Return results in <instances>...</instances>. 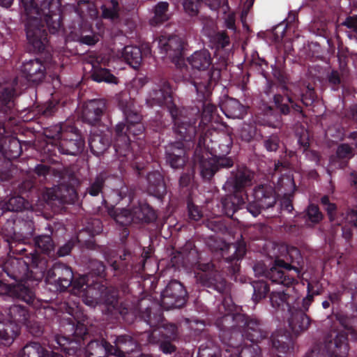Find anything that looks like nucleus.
Wrapping results in <instances>:
<instances>
[{
	"label": "nucleus",
	"instance_id": "nucleus-1",
	"mask_svg": "<svg viewBox=\"0 0 357 357\" xmlns=\"http://www.w3.org/2000/svg\"><path fill=\"white\" fill-rule=\"evenodd\" d=\"M131 253L125 250L118 259L111 261L110 267L116 279V287L108 289L104 296V303L112 314H119L124 321L131 324L136 320L147 323L151 326L158 325L162 319L160 307L144 298L138 299L133 293L130 280L138 279L139 273L130 263Z\"/></svg>",
	"mask_w": 357,
	"mask_h": 357
},
{
	"label": "nucleus",
	"instance_id": "nucleus-2",
	"mask_svg": "<svg viewBox=\"0 0 357 357\" xmlns=\"http://www.w3.org/2000/svg\"><path fill=\"white\" fill-rule=\"evenodd\" d=\"M26 255L25 259L9 257L0 266V296H8L33 303L35 293L26 281H40L45 277L46 261L36 253H27L25 248H14Z\"/></svg>",
	"mask_w": 357,
	"mask_h": 357
},
{
	"label": "nucleus",
	"instance_id": "nucleus-3",
	"mask_svg": "<svg viewBox=\"0 0 357 357\" xmlns=\"http://www.w3.org/2000/svg\"><path fill=\"white\" fill-rule=\"evenodd\" d=\"M25 15L29 51L43 52L49 43L48 33L55 34L62 24L61 0H20Z\"/></svg>",
	"mask_w": 357,
	"mask_h": 357
},
{
	"label": "nucleus",
	"instance_id": "nucleus-4",
	"mask_svg": "<svg viewBox=\"0 0 357 357\" xmlns=\"http://www.w3.org/2000/svg\"><path fill=\"white\" fill-rule=\"evenodd\" d=\"M232 144L230 134L215 130L205 132L199 137L194 160L204 180L210 181L220 169L234 165L233 159L227 156Z\"/></svg>",
	"mask_w": 357,
	"mask_h": 357
},
{
	"label": "nucleus",
	"instance_id": "nucleus-5",
	"mask_svg": "<svg viewBox=\"0 0 357 357\" xmlns=\"http://www.w3.org/2000/svg\"><path fill=\"white\" fill-rule=\"evenodd\" d=\"M180 254L183 259L195 269L197 282L202 286L215 291L225 293L227 290V282L215 270L212 262L202 263L200 261V253L197 249L193 240L187 241L180 248Z\"/></svg>",
	"mask_w": 357,
	"mask_h": 357
},
{
	"label": "nucleus",
	"instance_id": "nucleus-6",
	"mask_svg": "<svg viewBox=\"0 0 357 357\" xmlns=\"http://www.w3.org/2000/svg\"><path fill=\"white\" fill-rule=\"evenodd\" d=\"M220 77V70L214 69L207 74V77L204 80L199 79L193 81V87L197 96V104L190 108L199 109L198 123L199 124V129L204 132L210 131L209 123L218 121L217 107L211 102L209 98L212 90L218 82Z\"/></svg>",
	"mask_w": 357,
	"mask_h": 357
},
{
	"label": "nucleus",
	"instance_id": "nucleus-7",
	"mask_svg": "<svg viewBox=\"0 0 357 357\" xmlns=\"http://www.w3.org/2000/svg\"><path fill=\"white\" fill-rule=\"evenodd\" d=\"M344 331L327 335L323 344L317 345L307 351L305 357H346L349 347L348 340L357 341V329L351 326V319L341 318Z\"/></svg>",
	"mask_w": 357,
	"mask_h": 357
},
{
	"label": "nucleus",
	"instance_id": "nucleus-8",
	"mask_svg": "<svg viewBox=\"0 0 357 357\" xmlns=\"http://www.w3.org/2000/svg\"><path fill=\"white\" fill-rule=\"evenodd\" d=\"M199 109L179 107L175 104L169 106V113L173 123L172 130L178 142H192L205 132L199 129Z\"/></svg>",
	"mask_w": 357,
	"mask_h": 357
},
{
	"label": "nucleus",
	"instance_id": "nucleus-9",
	"mask_svg": "<svg viewBox=\"0 0 357 357\" xmlns=\"http://www.w3.org/2000/svg\"><path fill=\"white\" fill-rule=\"evenodd\" d=\"M237 319L240 323V327L238 331H234V336L229 338L228 334L222 335L225 340H230L231 347L241 346L244 340L257 344L267 338L268 331L261 320L246 314L239 315Z\"/></svg>",
	"mask_w": 357,
	"mask_h": 357
},
{
	"label": "nucleus",
	"instance_id": "nucleus-10",
	"mask_svg": "<svg viewBox=\"0 0 357 357\" xmlns=\"http://www.w3.org/2000/svg\"><path fill=\"white\" fill-rule=\"evenodd\" d=\"M227 290L225 293H220V294H225L221 303L218 306V316L215 320V326L219 330V338L222 342V347L227 346L231 347L230 340H225L222 335L223 333L228 334V337H233L234 336V331H238L240 323L237 319L238 316L243 315L244 314L234 313L235 305L230 296H227L229 291V287L227 284Z\"/></svg>",
	"mask_w": 357,
	"mask_h": 357
},
{
	"label": "nucleus",
	"instance_id": "nucleus-11",
	"mask_svg": "<svg viewBox=\"0 0 357 357\" xmlns=\"http://www.w3.org/2000/svg\"><path fill=\"white\" fill-rule=\"evenodd\" d=\"M89 349H95L96 354L105 357H126L137 347L136 340L129 334L111 336L110 341L103 338L89 342Z\"/></svg>",
	"mask_w": 357,
	"mask_h": 357
},
{
	"label": "nucleus",
	"instance_id": "nucleus-12",
	"mask_svg": "<svg viewBox=\"0 0 357 357\" xmlns=\"http://www.w3.org/2000/svg\"><path fill=\"white\" fill-rule=\"evenodd\" d=\"M208 245L213 252L221 255V262L227 269V273L235 275L239 272L241 261L246 253L245 245L243 243H227L219 239L211 240Z\"/></svg>",
	"mask_w": 357,
	"mask_h": 357
},
{
	"label": "nucleus",
	"instance_id": "nucleus-13",
	"mask_svg": "<svg viewBox=\"0 0 357 357\" xmlns=\"http://www.w3.org/2000/svg\"><path fill=\"white\" fill-rule=\"evenodd\" d=\"M239 347L221 348L212 341H208L199 347L197 357H222V353L224 357H261V349L257 344L244 346L241 350Z\"/></svg>",
	"mask_w": 357,
	"mask_h": 357
},
{
	"label": "nucleus",
	"instance_id": "nucleus-14",
	"mask_svg": "<svg viewBox=\"0 0 357 357\" xmlns=\"http://www.w3.org/2000/svg\"><path fill=\"white\" fill-rule=\"evenodd\" d=\"M113 136V146L116 156L121 162L135 164L137 158L132 148V140L129 134L127 122H119L112 132H108Z\"/></svg>",
	"mask_w": 357,
	"mask_h": 357
},
{
	"label": "nucleus",
	"instance_id": "nucleus-15",
	"mask_svg": "<svg viewBox=\"0 0 357 357\" xmlns=\"http://www.w3.org/2000/svg\"><path fill=\"white\" fill-rule=\"evenodd\" d=\"M8 227L11 226L10 231L5 229L4 235L6 241L8 243L11 250L23 248L24 245L31 246L32 236L34 234V223L31 220H15L7 222Z\"/></svg>",
	"mask_w": 357,
	"mask_h": 357
},
{
	"label": "nucleus",
	"instance_id": "nucleus-16",
	"mask_svg": "<svg viewBox=\"0 0 357 357\" xmlns=\"http://www.w3.org/2000/svg\"><path fill=\"white\" fill-rule=\"evenodd\" d=\"M164 317L162 316V320L160 323L154 326H149V329L153 328L152 331L146 330L144 335L147 337L148 342L152 344L159 343L160 349L165 354H172L176 351V347L170 341L166 340H161L160 336H164L165 338H171L176 336L177 332V327L174 324H170L167 326L162 324Z\"/></svg>",
	"mask_w": 357,
	"mask_h": 357
},
{
	"label": "nucleus",
	"instance_id": "nucleus-17",
	"mask_svg": "<svg viewBox=\"0 0 357 357\" xmlns=\"http://www.w3.org/2000/svg\"><path fill=\"white\" fill-rule=\"evenodd\" d=\"M79 298L74 295L72 298H68V301L61 303L60 309L72 317L69 319L68 324L70 328V331L72 332L70 337L78 340L84 344H88L91 340L95 339H91L85 324L77 321L75 318L79 312Z\"/></svg>",
	"mask_w": 357,
	"mask_h": 357
},
{
	"label": "nucleus",
	"instance_id": "nucleus-18",
	"mask_svg": "<svg viewBox=\"0 0 357 357\" xmlns=\"http://www.w3.org/2000/svg\"><path fill=\"white\" fill-rule=\"evenodd\" d=\"M73 271L68 265L56 262L45 272V281L52 286L50 289L54 291L64 292L70 287L73 279Z\"/></svg>",
	"mask_w": 357,
	"mask_h": 357
},
{
	"label": "nucleus",
	"instance_id": "nucleus-19",
	"mask_svg": "<svg viewBox=\"0 0 357 357\" xmlns=\"http://www.w3.org/2000/svg\"><path fill=\"white\" fill-rule=\"evenodd\" d=\"M18 77H15L0 83V110L6 112L8 119H15L18 114Z\"/></svg>",
	"mask_w": 357,
	"mask_h": 357
},
{
	"label": "nucleus",
	"instance_id": "nucleus-20",
	"mask_svg": "<svg viewBox=\"0 0 357 357\" xmlns=\"http://www.w3.org/2000/svg\"><path fill=\"white\" fill-rule=\"evenodd\" d=\"M184 45V40L177 35H162L152 43V47L160 49L175 64L183 60Z\"/></svg>",
	"mask_w": 357,
	"mask_h": 357
},
{
	"label": "nucleus",
	"instance_id": "nucleus-21",
	"mask_svg": "<svg viewBox=\"0 0 357 357\" xmlns=\"http://www.w3.org/2000/svg\"><path fill=\"white\" fill-rule=\"evenodd\" d=\"M188 299V292L183 284L176 280H171L161 293L160 307L166 310L181 308Z\"/></svg>",
	"mask_w": 357,
	"mask_h": 357
},
{
	"label": "nucleus",
	"instance_id": "nucleus-22",
	"mask_svg": "<svg viewBox=\"0 0 357 357\" xmlns=\"http://www.w3.org/2000/svg\"><path fill=\"white\" fill-rule=\"evenodd\" d=\"M253 271L257 277H264L271 281L272 283L282 284L284 287H291L295 284L296 280L294 276L286 274L285 272L276 265V259L272 266L268 267L264 261H257Z\"/></svg>",
	"mask_w": 357,
	"mask_h": 357
},
{
	"label": "nucleus",
	"instance_id": "nucleus-23",
	"mask_svg": "<svg viewBox=\"0 0 357 357\" xmlns=\"http://www.w3.org/2000/svg\"><path fill=\"white\" fill-rule=\"evenodd\" d=\"M187 62L192 70L199 71L203 75L201 77H193L191 74H183V78L188 80L192 86L194 80L199 79L204 80L207 77L208 73L214 69H218V68L212 66L211 69L208 70V68L212 65V57L210 52L206 49L195 51L187 58ZM218 70L220 69L218 68Z\"/></svg>",
	"mask_w": 357,
	"mask_h": 357
},
{
	"label": "nucleus",
	"instance_id": "nucleus-24",
	"mask_svg": "<svg viewBox=\"0 0 357 357\" xmlns=\"http://www.w3.org/2000/svg\"><path fill=\"white\" fill-rule=\"evenodd\" d=\"M284 250L286 251L285 258L284 259L276 258V265L283 270L286 274L294 276L297 280L301 273L302 265L303 263V257L301 251L295 246H286ZM298 283V280L295 284Z\"/></svg>",
	"mask_w": 357,
	"mask_h": 357
},
{
	"label": "nucleus",
	"instance_id": "nucleus-25",
	"mask_svg": "<svg viewBox=\"0 0 357 357\" xmlns=\"http://www.w3.org/2000/svg\"><path fill=\"white\" fill-rule=\"evenodd\" d=\"M59 142L60 153L63 155H77L82 152L84 148V140L78 130L73 127L64 132Z\"/></svg>",
	"mask_w": 357,
	"mask_h": 357
},
{
	"label": "nucleus",
	"instance_id": "nucleus-26",
	"mask_svg": "<svg viewBox=\"0 0 357 357\" xmlns=\"http://www.w3.org/2000/svg\"><path fill=\"white\" fill-rule=\"evenodd\" d=\"M271 306L278 312H282V317L291 312L294 307H301V298L289 294L284 291H272L270 294Z\"/></svg>",
	"mask_w": 357,
	"mask_h": 357
},
{
	"label": "nucleus",
	"instance_id": "nucleus-27",
	"mask_svg": "<svg viewBox=\"0 0 357 357\" xmlns=\"http://www.w3.org/2000/svg\"><path fill=\"white\" fill-rule=\"evenodd\" d=\"M284 94L276 93L273 96V102L275 107L282 115H289L291 112L299 113L304 116L303 107L289 93L288 87L285 85L282 87Z\"/></svg>",
	"mask_w": 357,
	"mask_h": 357
},
{
	"label": "nucleus",
	"instance_id": "nucleus-28",
	"mask_svg": "<svg viewBox=\"0 0 357 357\" xmlns=\"http://www.w3.org/2000/svg\"><path fill=\"white\" fill-rule=\"evenodd\" d=\"M54 342L56 344L54 347L60 349L66 355L69 356L81 357L83 354L86 355V347L87 344H84L78 340L74 339L70 335H56Z\"/></svg>",
	"mask_w": 357,
	"mask_h": 357
},
{
	"label": "nucleus",
	"instance_id": "nucleus-29",
	"mask_svg": "<svg viewBox=\"0 0 357 357\" xmlns=\"http://www.w3.org/2000/svg\"><path fill=\"white\" fill-rule=\"evenodd\" d=\"M165 156L167 164L175 169L183 168L188 160L182 142H174L168 144L165 146Z\"/></svg>",
	"mask_w": 357,
	"mask_h": 357
},
{
	"label": "nucleus",
	"instance_id": "nucleus-30",
	"mask_svg": "<svg viewBox=\"0 0 357 357\" xmlns=\"http://www.w3.org/2000/svg\"><path fill=\"white\" fill-rule=\"evenodd\" d=\"M254 178V174L246 167H239L231 172L227 183L232 188L234 192L247 195L244 190L250 186Z\"/></svg>",
	"mask_w": 357,
	"mask_h": 357
},
{
	"label": "nucleus",
	"instance_id": "nucleus-31",
	"mask_svg": "<svg viewBox=\"0 0 357 357\" xmlns=\"http://www.w3.org/2000/svg\"><path fill=\"white\" fill-rule=\"evenodd\" d=\"M21 70L28 81L37 84L42 82L47 74L45 63L38 58L24 61Z\"/></svg>",
	"mask_w": 357,
	"mask_h": 357
},
{
	"label": "nucleus",
	"instance_id": "nucleus-32",
	"mask_svg": "<svg viewBox=\"0 0 357 357\" xmlns=\"http://www.w3.org/2000/svg\"><path fill=\"white\" fill-rule=\"evenodd\" d=\"M105 110L106 102L104 99L91 100L83 109V121L92 126H100L101 118Z\"/></svg>",
	"mask_w": 357,
	"mask_h": 357
},
{
	"label": "nucleus",
	"instance_id": "nucleus-33",
	"mask_svg": "<svg viewBox=\"0 0 357 357\" xmlns=\"http://www.w3.org/2000/svg\"><path fill=\"white\" fill-rule=\"evenodd\" d=\"M306 311L301 305L300 307H294L289 314L283 316V319H287L289 326L295 335L307 330L310 325L311 319L305 314Z\"/></svg>",
	"mask_w": 357,
	"mask_h": 357
},
{
	"label": "nucleus",
	"instance_id": "nucleus-34",
	"mask_svg": "<svg viewBox=\"0 0 357 357\" xmlns=\"http://www.w3.org/2000/svg\"><path fill=\"white\" fill-rule=\"evenodd\" d=\"M108 214L122 227L121 241L124 243L130 234L128 227L134 222L132 209L112 207L108 208Z\"/></svg>",
	"mask_w": 357,
	"mask_h": 357
},
{
	"label": "nucleus",
	"instance_id": "nucleus-35",
	"mask_svg": "<svg viewBox=\"0 0 357 357\" xmlns=\"http://www.w3.org/2000/svg\"><path fill=\"white\" fill-rule=\"evenodd\" d=\"M245 197L248 198V195H239L235 192L227 195L222 197L218 207L221 208L220 212L222 214L232 218L236 212L244 208V204H245Z\"/></svg>",
	"mask_w": 357,
	"mask_h": 357
},
{
	"label": "nucleus",
	"instance_id": "nucleus-36",
	"mask_svg": "<svg viewBox=\"0 0 357 357\" xmlns=\"http://www.w3.org/2000/svg\"><path fill=\"white\" fill-rule=\"evenodd\" d=\"M112 143L110 134L104 130H91L89 145L91 152L96 156L103 154Z\"/></svg>",
	"mask_w": 357,
	"mask_h": 357
},
{
	"label": "nucleus",
	"instance_id": "nucleus-37",
	"mask_svg": "<svg viewBox=\"0 0 357 357\" xmlns=\"http://www.w3.org/2000/svg\"><path fill=\"white\" fill-rule=\"evenodd\" d=\"M251 197L256 199L261 206H264V208H266L273 206L277 201L275 188L267 184L255 186Z\"/></svg>",
	"mask_w": 357,
	"mask_h": 357
},
{
	"label": "nucleus",
	"instance_id": "nucleus-38",
	"mask_svg": "<svg viewBox=\"0 0 357 357\" xmlns=\"http://www.w3.org/2000/svg\"><path fill=\"white\" fill-rule=\"evenodd\" d=\"M145 179L147 192L158 199L162 198L166 194L163 176L158 171H153L146 174Z\"/></svg>",
	"mask_w": 357,
	"mask_h": 357
},
{
	"label": "nucleus",
	"instance_id": "nucleus-39",
	"mask_svg": "<svg viewBox=\"0 0 357 357\" xmlns=\"http://www.w3.org/2000/svg\"><path fill=\"white\" fill-rule=\"evenodd\" d=\"M47 228L50 231L49 234L38 235L31 240V244L33 245L34 250L30 253H36L41 258L43 257L38 254V251L49 256L54 251L55 244L52 238L53 229L50 225H47ZM43 258L47 261L45 257Z\"/></svg>",
	"mask_w": 357,
	"mask_h": 357
},
{
	"label": "nucleus",
	"instance_id": "nucleus-40",
	"mask_svg": "<svg viewBox=\"0 0 357 357\" xmlns=\"http://www.w3.org/2000/svg\"><path fill=\"white\" fill-rule=\"evenodd\" d=\"M290 337L286 332L279 330L272 333L268 339L270 352L280 357L278 354H285L289 348Z\"/></svg>",
	"mask_w": 357,
	"mask_h": 357
},
{
	"label": "nucleus",
	"instance_id": "nucleus-41",
	"mask_svg": "<svg viewBox=\"0 0 357 357\" xmlns=\"http://www.w3.org/2000/svg\"><path fill=\"white\" fill-rule=\"evenodd\" d=\"M134 222L150 224L156 221L158 215L156 211L148 204H139L132 208Z\"/></svg>",
	"mask_w": 357,
	"mask_h": 357
},
{
	"label": "nucleus",
	"instance_id": "nucleus-42",
	"mask_svg": "<svg viewBox=\"0 0 357 357\" xmlns=\"http://www.w3.org/2000/svg\"><path fill=\"white\" fill-rule=\"evenodd\" d=\"M222 112L227 118L242 119L246 108L237 99L228 97L220 105Z\"/></svg>",
	"mask_w": 357,
	"mask_h": 357
},
{
	"label": "nucleus",
	"instance_id": "nucleus-43",
	"mask_svg": "<svg viewBox=\"0 0 357 357\" xmlns=\"http://www.w3.org/2000/svg\"><path fill=\"white\" fill-rule=\"evenodd\" d=\"M8 321L17 324L20 328V325L24 324L30 319V312L29 309L21 305H10L5 310Z\"/></svg>",
	"mask_w": 357,
	"mask_h": 357
},
{
	"label": "nucleus",
	"instance_id": "nucleus-44",
	"mask_svg": "<svg viewBox=\"0 0 357 357\" xmlns=\"http://www.w3.org/2000/svg\"><path fill=\"white\" fill-rule=\"evenodd\" d=\"M22 153L21 142L16 137H12L0 142V155L8 160L18 158Z\"/></svg>",
	"mask_w": 357,
	"mask_h": 357
},
{
	"label": "nucleus",
	"instance_id": "nucleus-45",
	"mask_svg": "<svg viewBox=\"0 0 357 357\" xmlns=\"http://www.w3.org/2000/svg\"><path fill=\"white\" fill-rule=\"evenodd\" d=\"M354 155V149L350 145L341 144L337 146L335 155L332 156L330 160L335 166L344 169L348 165L349 161Z\"/></svg>",
	"mask_w": 357,
	"mask_h": 357
},
{
	"label": "nucleus",
	"instance_id": "nucleus-46",
	"mask_svg": "<svg viewBox=\"0 0 357 357\" xmlns=\"http://www.w3.org/2000/svg\"><path fill=\"white\" fill-rule=\"evenodd\" d=\"M20 333L17 324L0 321V345L10 347Z\"/></svg>",
	"mask_w": 357,
	"mask_h": 357
},
{
	"label": "nucleus",
	"instance_id": "nucleus-47",
	"mask_svg": "<svg viewBox=\"0 0 357 357\" xmlns=\"http://www.w3.org/2000/svg\"><path fill=\"white\" fill-rule=\"evenodd\" d=\"M336 28L339 31L344 32L350 40H357V15H347L344 19L340 20Z\"/></svg>",
	"mask_w": 357,
	"mask_h": 357
},
{
	"label": "nucleus",
	"instance_id": "nucleus-48",
	"mask_svg": "<svg viewBox=\"0 0 357 357\" xmlns=\"http://www.w3.org/2000/svg\"><path fill=\"white\" fill-rule=\"evenodd\" d=\"M114 100L125 119L131 116L132 114L138 112L134 109V99L130 97L128 91H123L116 94Z\"/></svg>",
	"mask_w": 357,
	"mask_h": 357
},
{
	"label": "nucleus",
	"instance_id": "nucleus-49",
	"mask_svg": "<svg viewBox=\"0 0 357 357\" xmlns=\"http://www.w3.org/2000/svg\"><path fill=\"white\" fill-rule=\"evenodd\" d=\"M101 17L112 22L120 19L122 6L117 0H106L100 6Z\"/></svg>",
	"mask_w": 357,
	"mask_h": 357
},
{
	"label": "nucleus",
	"instance_id": "nucleus-50",
	"mask_svg": "<svg viewBox=\"0 0 357 357\" xmlns=\"http://www.w3.org/2000/svg\"><path fill=\"white\" fill-rule=\"evenodd\" d=\"M146 104L150 107L154 105L162 106L164 104H167V109L169 110V106L174 103L172 102L170 91L160 89L152 91L149 97L146 99Z\"/></svg>",
	"mask_w": 357,
	"mask_h": 357
},
{
	"label": "nucleus",
	"instance_id": "nucleus-51",
	"mask_svg": "<svg viewBox=\"0 0 357 357\" xmlns=\"http://www.w3.org/2000/svg\"><path fill=\"white\" fill-rule=\"evenodd\" d=\"M122 57L133 68H137L142 61V52L138 46L127 45L123 48Z\"/></svg>",
	"mask_w": 357,
	"mask_h": 357
},
{
	"label": "nucleus",
	"instance_id": "nucleus-52",
	"mask_svg": "<svg viewBox=\"0 0 357 357\" xmlns=\"http://www.w3.org/2000/svg\"><path fill=\"white\" fill-rule=\"evenodd\" d=\"M91 78L93 81L100 83L117 84L119 78L114 76L109 69L93 66Z\"/></svg>",
	"mask_w": 357,
	"mask_h": 357
},
{
	"label": "nucleus",
	"instance_id": "nucleus-53",
	"mask_svg": "<svg viewBox=\"0 0 357 357\" xmlns=\"http://www.w3.org/2000/svg\"><path fill=\"white\" fill-rule=\"evenodd\" d=\"M154 16L150 19L151 26H158L169 20V3L160 1L153 8Z\"/></svg>",
	"mask_w": 357,
	"mask_h": 357
},
{
	"label": "nucleus",
	"instance_id": "nucleus-54",
	"mask_svg": "<svg viewBox=\"0 0 357 357\" xmlns=\"http://www.w3.org/2000/svg\"><path fill=\"white\" fill-rule=\"evenodd\" d=\"M25 208V199L21 195L12 196L0 203V218L7 211L17 212Z\"/></svg>",
	"mask_w": 357,
	"mask_h": 357
},
{
	"label": "nucleus",
	"instance_id": "nucleus-55",
	"mask_svg": "<svg viewBox=\"0 0 357 357\" xmlns=\"http://www.w3.org/2000/svg\"><path fill=\"white\" fill-rule=\"evenodd\" d=\"M103 288L104 286L99 281L92 280L83 295L84 302L90 306L96 305L101 296V291Z\"/></svg>",
	"mask_w": 357,
	"mask_h": 357
},
{
	"label": "nucleus",
	"instance_id": "nucleus-56",
	"mask_svg": "<svg viewBox=\"0 0 357 357\" xmlns=\"http://www.w3.org/2000/svg\"><path fill=\"white\" fill-rule=\"evenodd\" d=\"M142 119V115L139 112L132 114L131 116L125 119L129 128L130 136L138 137V139H140L139 136L143 135L145 130Z\"/></svg>",
	"mask_w": 357,
	"mask_h": 357
},
{
	"label": "nucleus",
	"instance_id": "nucleus-57",
	"mask_svg": "<svg viewBox=\"0 0 357 357\" xmlns=\"http://www.w3.org/2000/svg\"><path fill=\"white\" fill-rule=\"evenodd\" d=\"M301 215L306 225L309 226H313L319 223L324 218L319 206L314 204H309Z\"/></svg>",
	"mask_w": 357,
	"mask_h": 357
},
{
	"label": "nucleus",
	"instance_id": "nucleus-58",
	"mask_svg": "<svg viewBox=\"0 0 357 357\" xmlns=\"http://www.w3.org/2000/svg\"><path fill=\"white\" fill-rule=\"evenodd\" d=\"M321 293V285L317 281H310L307 282V295L303 298L301 299V305L304 310H308L310 305L314 301V296L319 295Z\"/></svg>",
	"mask_w": 357,
	"mask_h": 357
},
{
	"label": "nucleus",
	"instance_id": "nucleus-59",
	"mask_svg": "<svg viewBox=\"0 0 357 357\" xmlns=\"http://www.w3.org/2000/svg\"><path fill=\"white\" fill-rule=\"evenodd\" d=\"M47 349L38 342L27 343L19 353L20 357H44Z\"/></svg>",
	"mask_w": 357,
	"mask_h": 357
},
{
	"label": "nucleus",
	"instance_id": "nucleus-60",
	"mask_svg": "<svg viewBox=\"0 0 357 357\" xmlns=\"http://www.w3.org/2000/svg\"><path fill=\"white\" fill-rule=\"evenodd\" d=\"M107 177L105 172L98 174L86 188V193L92 197L98 196L102 191Z\"/></svg>",
	"mask_w": 357,
	"mask_h": 357
},
{
	"label": "nucleus",
	"instance_id": "nucleus-61",
	"mask_svg": "<svg viewBox=\"0 0 357 357\" xmlns=\"http://www.w3.org/2000/svg\"><path fill=\"white\" fill-rule=\"evenodd\" d=\"M252 286L253 288L252 299L256 303L266 298L270 291L269 285L263 280L253 281Z\"/></svg>",
	"mask_w": 357,
	"mask_h": 357
},
{
	"label": "nucleus",
	"instance_id": "nucleus-62",
	"mask_svg": "<svg viewBox=\"0 0 357 357\" xmlns=\"http://www.w3.org/2000/svg\"><path fill=\"white\" fill-rule=\"evenodd\" d=\"M76 12L82 19L87 16L93 19L97 17L98 13L94 4L91 3L89 1H83L79 3L78 8H76Z\"/></svg>",
	"mask_w": 357,
	"mask_h": 357
},
{
	"label": "nucleus",
	"instance_id": "nucleus-63",
	"mask_svg": "<svg viewBox=\"0 0 357 357\" xmlns=\"http://www.w3.org/2000/svg\"><path fill=\"white\" fill-rule=\"evenodd\" d=\"M68 129L64 130L61 123H57L44 128V135L46 138L52 141H59L63 137L64 132Z\"/></svg>",
	"mask_w": 357,
	"mask_h": 357
},
{
	"label": "nucleus",
	"instance_id": "nucleus-64",
	"mask_svg": "<svg viewBox=\"0 0 357 357\" xmlns=\"http://www.w3.org/2000/svg\"><path fill=\"white\" fill-rule=\"evenodd\" d=\"M59 148V141L50 140L43 147V152L50 160H52L54 162H57L59 161L57 153H60Z\"/></svg>",
	"mask_w": 357,
	"mask_h": 357
}]
</instances>
